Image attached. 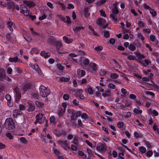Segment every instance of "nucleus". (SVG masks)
Masks as SVG:
<instances>
[{
	"label": "nucleus",
	"instance_id": "obj_40",
	"mask_svg": "<svg viewBox=\"0 0 159 159\" xmlns=\"http://www.w3.org/2000/svg\"><path fill=\"white\" fill-rule=\"evenodd\" d=\"M53 133L57 136H60L61 135V133H60L59 130H54L53 131Z\"/></svg>",
	"mask_w": 159,
	"mask_h": 159
},
{
	"label": "nucleus",
	"instance_id": "obj_45",
	"mask_svg": "<svg viewBox=\"0 0 159 159\" xmlns=\"http://www.w3.org/2000/svg\"><path fill=\"white\" fill-rule=\"evenodd\" d=\"M35 104L39 107H41L43 105V103L40 102L39 101H36L35 102Z\"/></svg>",
	"mask_w": 159,
	"mask_h": 159
},
{
	"label": "nucleus",
	"instance_id": "obj_21",
	"mask_svg": "<svg viewBox=\"0 0 159 159\" xmlns=\"http://www.w3.org/2000/svg\"><path fill=\"white\" fill-rule=\"evenodd\" d=\"M9 60L11 62H16L18 61V58L17 56L10 57L9 58Z\"/></svg>",
	"mask_w": 159,
	"mask_h": 159
},
{
	"label": "nucleus",
	"instance_id": "obj_44",
	"mask_svg": "<svg viewBox=\"0 0 159 159\" xmlns=\"http://www.w3.org/2000/svg\"><path fill=\"white\" fill-rule=\"evenodd\" d=\"M143 32L145 34H149L151 33V30L149 29L143 28Z\"/></svg>",
	"mask_w": 159,
	"mask_h": 159
},
{
	"label": "nucleus",
	"instance_id": "obj_36",
	"mask_svg": "<svg viewBox=\"0 0 159 159\" xmlns=\"http://www.w3.org/2000/svg\"><path fill=\"white\" fill-rule=\"evenodd\" d=\"M118 76V75L116 73H112L110 75L111 80H113L114 79L117 78Z\"/></svg>",
	"mask_w": 159,
	"mask_h": 159
},
{
	"label": "nucleus",
	"instance_id": "obj_3",
	"mask_svg": "<svg viewBox=\"0 0 159 159\" xmlns=\"http://www.w3.org/2000/svg\"><path fill=\"white\" fill-rule=\"evenodd\" d=\"M36 120L34 122V124L35 125L39 123V124H42L44 122L45 119V118L43 117V115L42 113H39L35 116Z\"/></svg>",
	"mask_w": 159,
	"mask_h": 159
},
{
	"label": "nucleus",
	"instance_id": "obj_8",
	"mask_svg": "<svg viewBox=\"0 0 159 159\" xmlns=\"http://www.w3.org/2000/svg\"><path fill=\"white\" fill-rule=\"evenodd\" d=\"M57 142L59 145L62 146L66 150L67 149H69L70 148V147L69 145L68 142L67 140L62 141L59 140L57 141Z\"/></svg>",
	"mask_w": 159,
	"mask_h": 159
},
{
	"label": "nucleus",
	"instance_id": "obj_26",
	"mask_svg": "<svg viewBox=\"0 0 159 159\" xmlns=\"http://www.w3.org/2000/svg\"><path fill=\"white\" fill-rule=\"evenodd\" d=\"M7 26L8 29L11 31H12L13 30V29L12 26L13 25V23L10 21H8L7 22Z\"/></svg>",
	"mask_w": 159,
	"mask_h": 159
},
{
	"label": "nucleus",
	"instance_id": "obj_59",
	"mask_svg": "<svg viewBox=\"0 0 159 159\" xmlns=\"http://www.w3.org/2000/svg\"><path fill=\"white\" fill-rule=\"evenodd\" d=\"M67 6L68 7L67 8V9H73L74 8L73 5L71 3H69L67 5Z\"/></svg>",
	"mask_w": 159,
	"mask_h": 159
},
{
	"label": "nucleus",
	"instance_id": "obj_10",
	"mask_svg": "<svg viewBox=\"0 0 159 159\" xmlns=\"http://www.w3.org/2000/svg\"><path fill=\"white\" fill-rule=\"evenodd\" d=\"M30 67L34 69L38 74H40L41 73V70L38 65L36 64L34 65L32 63H30Z\"/></svg>",
	"mask_w": 159,
	"mask_h": 159
},
{
	"label": "nucleus",
	"instance_id": "obj_12",
	"mask_svg": "<svg viewBox=\"0 0 159 159\" xmlns=\"http://www.w3.org/2000/svg\"><path fill=\"white\" fill-rule=\"evenodd\" d=\"M28 108L27 110L29 112H32L34 110L35 107L34 104L31 102H28Z\"/></svg>",
	"mask_w": 159,
	"mask_h": 159
},
{
	"label": "nucleus",
	"instance_id": "obj_33",
	"mask_svg": "<svg viewBox=\"0 0 159 159\" xmlns=\"http://www.w3.org/2000/svg\"><path fill=\"white\" fill-rule=\"evenodd\" d=\"M136 47L133 43L130 44L129 46V49L132 51H134L136 49Z\"/></svg>",
	"mask_w": 159,
	"mask_h": 159
},
{
	"label": "nucleus",
	"instance_id": "obj_63",
	"mask_svg": "<svg viewBox=\"0 0 159 159\" xmlns=\"http://www.w3.org/2000/svg\"><path fill=\"white\" fill-rule=\"evenodd\" d=\"M55 120V117L54 116H51L50 118V121L51 122L53 123Z\"/></svg>",
	"mask_w": 159,
	"mask_h": 159
},
{
	"label": "nucleus",
	"instance_id": "obj_54",
	"mask_svg": "<svg viewBox=\"0 0 159 159\" xmlns=\"http://www.w3.org/2000/svg\"><path fill=\"white\" fill-rule=\"evenodd\" d=\"M106 74L105 70L103 69H101L100 71V74L102 76H104Z\"/></svg>",
	"mask_w": 159,
	"mask_h": 159
},
{
	"label": "nucleus",
	"instance_id": "obj_7",
	"mask_svg": "<svg viewBox=\"0 0 159 159\" xmlns=\"http://www.w3.org/2000/svg\"><path fill=\"white\" fill-rule=\"evenodd\" d=\"M67 107V104L66 102L62 103L61 106L59 108L58 114L59 116H62L63 113L65 112Z\"/></svg>",
	"mask_w": 159,
	"mask_h": 159
},
{
	"label": "nucleus",
	"instance_id": "obj_22",
	"mask_svg": "<svg viewBox=\"0 0 159 159\" xmlns=\"http://www.w3.org/2000/svg\"><path fill=\"white\" fill-rule=\"evenodd\" d=\"M63 38L64 41L67 43H70L73 41V39H68V38L66 36H64Z\"/></svg>",
	"mask_w": 159,
	"mask_h": 159
},
{
	"label": "nucleus",
	"instance_id": "obj_62",
	"mask_svg": "<svg viewBox=\"0 0 159 159\" xmlns=\"http://www.w3.org/2000/svg\"><path fill=\"white\" fill-rule=\"evenodd\" d=\"M150 38L152 42H153L156 39V37L155 35L153 34H151L150 35Z\"/></svg>",
	"mask_w": 159,
	"mask_h": 159
},
{
	"label": "nucleus",
	"instance_id": "obj_11",
	"mask_svg": "<svg viewBox=\"0 0 159 159\" xmlns=\"http://www.w3.org/2000/svg\"><path fill=\"white\" fill-rule=\"evenodd\" d=\"M32 86V84L30 83L25 84L22 88V91L23 92V93H24L28 89H30Z\"/></svg>",
	"mask_w": 159,
	"mask_h": 159
},
{
	"label": "nucleus",
	"instance_id": "obj_19",
	"mask_svg": "<svg viewBox=\"0 0 159 159\" xmlns=\"http://www.w3.org/2000/svg\"><path fill=\"white\" fill-rule=\"evenodd\" d=\"M7 8L9 9H15V3L12 2H9L7 4Z\"/></svg>",
	"mask_w": 159,
	"mask_h": 159
},
{
	"label": "nucleus",
	"instance_id": "obj_52",
	"mask_svg": "<svg viewBox=\"0 0 159 159\" xmlns=\"http://www.w3.org/2000/svg\"><path fill=\"white\" fill-rule=\"evenodd\" d=\"M108 86L109 88L112 89H114L115 88V85L114 84L112 83H109L108 85Z\"/></svg>",
	"mask_w": 159,
	"mask_h": 159
},
{
	"label": "nucleus",
	"instance_id": "obj_9",
	"mask_svg": "<svg viewBox=\"0 0 159 159\" xmlns=\"http://www.w3.org/2000/svg\"><path fill=\"white\" fill-rule=\"evenodd\" d=\"M89 60L88 58L83 57L80 60V64L82 66H85L89 65Z\"/></svg>",
	"mask_w": 159,
	"mask_h": 159
},
{
	"label": "nucleus",
	"instance_id": "obj_15",
	"mask_svg": "<svg viewBox=\"0 0 159 159\" xmlns=\"http://www.w3.org/2000/svg\"><path fill=\"white\" fill-rule=\"evenodd\" d=\"M23 2L24 3L26 4L29 7H31L35 6V4L33 2L30 1L24 0Z\"/></svg>",
	"mask_w": 159,
	"mask_h": 159
},
{
	"label": "nucleus",
	"instance_id": "obj_13",
	"mask_svg": "<svg viewBox=\"0 0 159 159\" xmlns=\"http://www.w3.org/2000/svg\"><path fill=\"white\" fill-rule=\"evenodd\" d=\"M24 8L26 9L25 10L23 9L22 7L20 8V12L21 13L23 14L24 15L26 16H29L30 10L27 9L26 6H25Z\"/></svg>",
	"mask_w": 159,
	"mask_h": 159
},
{
	"label": "nucleus",
	"instance_id": "obj_2",
	"mask_svg": "<svg viewBox=\"0 0 159 159\" xmlns=\"http://www.w3.org/2000/svg\"><path fill=\"white\" fill-rule=\"evenodd\" d=\"M39 90L40 95L43 98L47 97L51 93L50 89L48 87H46L43 85L40 86Z\"/></svg>",
	"mask_w": 159,
	"mask_h": 159
},
{
	"label": "nucleus",
	"instance_id": "obj_5",
	"mask_svg": "<svg viewBox=\"0 0 159 159\" xmlns=\"http://www.w3.org/2000/svg\"><path fill=\"white\" fill-rule=\"evenodd\" d=\"M119 12V11L116 6H114L112 10V14H111L110 16L112 18L115 24L116 23L117 20V18L116 17V15Z\"/></svg>",
	"mask_w": 159,
	"mask_h": 159
},
{
	"label": "nucleus",
	"instance_id": "obj_30",
	"mask_svg": "<svg viewBox=\"0 0 159 159\" xmlns=\"http://www.w3.org/2000/svg\"><path fill=\"white\" fill-rule=\"evenodd\" d=\"M111 92L109 90H106L103 93L102 95L104 97H106L111 95Z\"/></svg>",
	"mask_w": 159,
	"mask_h": 159
},
{
	"label": "nucleus",
	"instance_id": "obj_48",
	"mask_svg": "<svg viewBox=\"0 0 159 159\" xmlns=\"http://www.w3.org/2000/svg\"><path fill=\"white\" fill-rule=\"evenodd\" d=\"M104 36L106 38L109 37L110 36L109 32L107 31H104Z\"/></svg>",
	"mask_w": 159,
	"mask_h": 159
},
{
	"label": "nucleus",
	"instance_id": "obj_28",
	"mask_svg": "<svg viewBox=\"0 0 159 159\" xmlns=\"http://www.w3.org/2000/svg\"><path fill=\"white\" fill-rule=\"evenodd\" d=\"M134 137L136 138H142L143 137V135L138 133L137 131H135L134 133Z\"/></svg>",
	"mask_w": 159,
	"mask_h": 159
},
{
	"label": "nucleus",
	"instance_id": "obj_43",
	"mask_svg": "<svg viewBox=\"0 0 159 159\" xmlns=\"http://www.w3.org/2000/svg\"><path fill=\"white\" fill-rule=\"evenodd\" d=\"M150 12L153 16H155L157 15V12L154 9H150Z\"/></svg>",
	"mask_w": 159,
	"mask_h": 159
},
{
	"label": "nucleus",
	"instance_id": "obj_47",
	"mask_svg": "<svg viewBox=\"0 0 159 159\" xmlns=\"http://www.w3.org/2000/svg\"><path fill=\"white\" fill-rule=\"evenodd\" d=\"M57 67L58 69L62 71L64 70L63 66L61 64H57Z\"/></svg>",
	"mask_w": 159,
	"mask_h": 159
},
{
	"label": "nucleus",
	"instance_id": "obj_18",
	"mask_svg": "<svg viewBox=\"0 0 159 159\" xmlns=\"http://www.w3.org/2000/svg\"><path fill=\"white\" fill-rule=\"evenodd\" d=\"M90 68L92 69V72H96L97 69V65L93 62H91L90 64Z\"/></svg>",
	"mask_w": 159,
	"mask_h": 159
},
{
	"label": "nucleus",
	"instance_id": "obj_57",
	"mask_svg": "<svg viewBox=\"0 0 159 159\" xmlns=\"http://www.w3.org/2000/svg\"><path fill=\"white\" fill-rule=\"evenodd\" d=\"M57 16L62 21H63L66 22V19L63 17L61 16H60L59 15H57Z\"/></svg>",
	"mask_w": 159,
	"mask_h": 159
},
{
	"label": "nucleus",
	"instance_id": "obj_17",
	"mask_svg": "<svg viewBox=\"0 0 159 159\" xmlns=\"http://www.w3.org/2000/svg\"><path fill=\"white\" fill-rule=\"evenodd\" d=\"M5 70L2 68H0V81L3 80L5 77Z\"/></svg>",
	"mask_w": 159,
	"mask_h": 159
},
{
	"label": "nucleus",
	"instance_id": "obj_37",
	"mask_svg": "<svg viewBox=\"0 0 159 159\" xmlns=\"http://www.w3.org/2000/svg\"><path fill=\"white\" fill-rule=\"evenodd\" d=\"M20 142L22 143L26 144L27 143V140L24 137H21L20 139Z\"/></svg>",
	"mask_w": 159,
	"mask_h": 159
},
{
	"label": "nucleus",
	"instance_id": "obj_50",
	"mask_svg": "<svg viewBox=\"0 0 159 159\" xmlns=\"http://www.w3.org/2000/svg\"><path fill=\"white\" fill-rule=\"evenodd\" d=\"M129 98L131 100H135V99L136 98V96L134 94H130L129 95Z\"/></svg>",
	"mask_w": 159,
	"mask_h": 159
},
{
	"label": "nucleus",
	"instance_id": "obj_32",
	"mask_svg": "<svg viewBox=\"0 0 159 159\" xmlns=\"http://www.w3.org/2000/svg\"><path fill=\"white\" fill-rule=\"evenodd\" d=\"M137 24L140 27H144L146 25V23L144 22L141 20L138 21Z\"/></svg>",
	"mask_w": 159,
	"mask_h": 159
},
{
	"label": "nucleus",
	"instance_id": "obj_27",
	"mask_svg": "<svg viewBox=\"0 0 159 159\" xmlns=\"http://www.w3.org/2000/svg\"><path fill=\"white\" fill-rule=\"evenodd\" d=\"M89 8L88 7H85L84 8V16L86 17H88L89 16L90 14L89 12Z\"/></svg>",
	"mask_w": 159,
	"mask_h": 159
},
{
	"label": "nucleus",
	"instance_id": "obj_1",
	"mask_svg": "<svg viewBox=\"0 0 159 159\" xmlns=\"http://www.w3.org/2000/svg\"><path fill=\"white\" fill-rule=\"evenodd\" d=\"M15 124L11 118H7L4 124V127L7 129H13L15 128Z\"/></svg>",
	"mask_w": 159,
	"mask_h": 159
},
{
	"label": "nucleus",
	"instance_id": "obj_25",
	"mask_svg": "<svg viewBox=\"0 0 159 159\" xmlns=\"http://www.w3.org/2000/svg\"><path fill=\"white\" fill-rule=\"evenodd\" d=\"M134 53L137 56V57H138L139 58L142 59L145 58V56L144 55L141 54L138 52L135 51Z\"/></svg>",
	"mask_w": 159,
	"mask_h": 159
},
{
	"label": "nucleus",
	"instance_id": "obj_16",
	"mask_svg": "<svg viewBox=\"0 0 159 159\" xmlns=\"http://www.w3.org/2000/svg\"><path fill=\"white\" fill-rule=\"evenodd\" d=\"M56 39L53 37L50 36L48 37L47 41L48 43L50 44L55 43L56 42Z\"/></svg>",
	"mask_w": 159,
	"mask_h": 159
},
{
	"label": "nucleus",
	"instance_id": "obj_41",
	"mask_svg": "<svg viewBox=\"0 0 159 159\" xmlns=\"http://www.w3.org/2000/svg\"><path fill=\"white\" fill-rule=\"evenodd\" d=\"M102 46H98L95 48L94 49L96 51L99 52L102 50Z\"/></svg>",
	"mask_w": 159,
	"mask_h": 159
},
{
	"label": "nucleus",
	"instance_id": "obj_4",
	"mask_svg": "<svg viewBox=\"0 0 159 159\" xmlns=\"http://www.w3.org/2000/svg\"><path fill=\"white\" fill-rule=\"evenodd\" d=\"M96 149L100 152H104L107 149L106 145L105 143H100L97 144Z\"/></svg>",
	"mask_w": 159,
	"mask_h": 159
},
{
	"label": "nucleus",
	"instance_id": "obj_49",
	"mask_svg": "<svg viewBox=\"0 0 159 159\" xmlns=\"http://www.w3.org/2000/svg\"><path fill=\"white\" fill-rule=\"evenodd\" d=\"M146 154L148 157H150L152 155L153 152L151 150L148 151L146 152Z\"/></svg>",
	"mask_w": 159,
	"mask_h": 159
},
{
	"label": "nucleus",
	"instance_id": "obj_20",
	"mask_svg": "<svg viewBox=\"0 0 159 159\" xmlns=\"http://www.w3.org/2000/svg\"><path fill=\"white\" fill-rule=\"evenodd\" d=\"M133 112L136 115H138L142 114V111L140 109L139 107H138L136 108H134L133 110Z\"/></svg>",
	"mask_w": 159,
	"mask_h": 159
},
{
	"label": "nucleus",
	"instance_id": "obj_42",
	"mask_svg": "<svg viewBox=\"0 0 159 159\" xmlns=\"http://www.w3.org/2000/svg\"><path fill=\"white\" fill-rule=\"evenodd\" d=\"M81 116V118L84 119V120H86L88 118V115L85 113H82Z\"/></svg>",
	"mask_w": 159,
	"mask_h": 159
},
{
	"label": "nucleus",
	"instance_id": "obj_38",
	"mask_svg": "<svg viewBox=\"0 0 159 159\" xmlns=\"http://www.w3.org/2000/svg\"><path fill=\"white\" fill-rule=\"evenodd\" d=\"M70 79L69 78H66V77H62L60 79V80L61 82H68L69 81V80H70Z\"/></svg>",
	"mask_w": 159,
	"mask_h": 159
},
{
	"label": "nucleus",
	"instance_id": "obj_55",
	"mask_svg": "<svg viewBox=\"0 0 159 159\" xmlns=\"http://www.w3.org/2000/svg\"><path fill=\"white\" fill-rule=\"evenodd\" d=\"M144 144L148 148H151L152 147V146L149 142L145 141H144Z\"/></svg>",
	"mask_w": 159,
	"mask_h": 159
},
{
	"label": "nucleus",
	"instance_id": "obj_29",
	"mask_svg": "<svg viewBox=\"0 0 159 159\" xmlns=\"http://www.w3.org/2000/svg\"><path fill=\"white\" fill-rule=\"evenodd\" d=\"M62 46L61 43L60 42H58L56 43V48L57 49V51L58 53H59L60 52L58 51V50Z\"/></svg>",
	"mask_w": 159,
	"mask_h": 159
},
{
	"label": "nucleus",
	"instance_id": "obj_39",
	"mask_svg": "<svg viewBox=\"0 0 159 159\" xmlns=\"http://www.w3.org/2000/svg\"><path fill=\"white\" fill-rule=\"evenodd\" d=\"M139 149L140 151L142 153H144L146 151V148L143 146L140 147Z\"/></svg>",
	"mask_w": 159,
	"mask_h": 159
},
{
	"label": "nucleus",
	"instance_id": "obj_53",
	"mask_svg": "<svg viewBox=\"0 0 159 159\" xmlns=\"http://www.w3.org/2000/svg\"><path fill=\"white\" fill-rule=\"evenodd\" d=\"M6 135L7 137L8 138L10 139H12L13 138V136L10 133H7L6 134Z\"/></svg>",
	"mask_w": 159,
	"mask_h": 159
},
{
	"label": "nucleus",
	"instance_id": "obj_61",
	"mask_svg": "<svg viewBox=\"0 0 159 159\" xmlns=\"http://www.w3.org/2000/svg\"><path fill=\"white\" fill-rule=\"evenodd\" d=\"M46 17L47 16L45 13H44L42 16H40L39 17V20H42L46 18Z\"/></svg>",
	"mask_w": 159,
	"mask_h": 159
},
{
	"label": "nucleus",
	"instance_id": "obj_60",
	"mask_svg": "<svg viewBox=\"0 0 159 159\" xmlns=\"http://www.w3.org/2000/svg\"><path fill=\"white\" fill-rule=\"evenodd\" d=\"M63 98L64 100H67L69 99V96L68 95L65 94L63 95Z\"/></svg>",
	"mask_w": 159,
	"mask_h": 159
},
{
	"label": "nucleus",
	"instance_id": "obj_14",
	"mask_svg": "<svg viewBox=\"0 0 159 159\" xmlns=\"http://www.w3.org/2000/svg\"><path fill=\"white\" fill-rule=\"evenodd\" d=\"M22 112L19 110L16 109L13 111V115L14 118H16L19 116L22 115Z\"/></svg>",
	"mask_w": 159,
	"mask_h": 159
},
{
	"label": "nucleus",
	"instance_id": "obj_23",
	"mask_svg": "<svg viewBox=\"0 0 159 159\" xmlns=\"http://www.w3.org/2000/svg\"><path fill=\"white\" fill-rule=\"evenodd\" d=\"M84 29V27L82 25L76 26L73 28V30L75 32H77Z\"/></svg>",
	"mask_w": 159,
	"mask_h": 159
},
{
	"label": "nucleus",
	"instance_id": "obj_46",
	"mask_svg": "<svg viewBox=\"0 0 159 159\" xmlns=\"http://www.w3.org/2000/svg\"><path fill=\"white\" fill-rule=\"evenodd\" d=\"M127 58L130 60H135L136 57L133 55H129L127 56Z\"/></svg>",
	"mask_w": 159,
	"mask_h": 159
},
{
	"label": "nucleus",
	"instance_id": "obj_6",
	"mask_svg": "<svg viewBox=\"0 0 159 159\" xmlns=\"http://www.w3.org/2000/svg\"><path fill=\"white\" fill-rule=\"evenodd\" d=\"M14 93H15V96L16 101H18L21 98V93L20 89L17 87H14L13 89Z\"/></svg>",
	"mask_w": 159,
	"mask_h": 159
},
{
	"label": "nucleus",
	"instance_id": "obj_24",
	"mask_svg": "<svg viewBox=\"0 0 159 159\" xmlns=\"http://www.w3.org/2000/svg\"><path fill=\"white\" fill-rule=\"evenodd\" d=\"M140 62L144 66H146L148 65L149 63H151V61L149 60L145 59L144 61H141Z\"/></svg>",
	"mask_w": 159,
	"mask_h": 159
},
{
	"label": "nucleus",
	"instance_id": "obj_35",
	"mask_svg": "<svg viewBox=\"0 0 159 159\" xmlns=\"http://www.w3.org/2000/svg\"><path fill=\"white\" fill-rule=\"evenodd\" d=\"M137 37L139 39H140L141 40L143 41L144 40L145 37L143 34L140 33H138Z\"/></svg>",
	"mask_w": 159,
	"mask_h": 159
},
{
	"label": "nucleus",
	"instance_id": "obj_64",
	"mask_svg": "<svg viewBox=\"0 0 159 159\" xmlns=\"http://www.w3.org/2000/svg\"><path fill=\"white\" fill-rule=\"evenodd\" d=\"M71 148L73 151H76L77 149V147L75 145L72 144L71 146Z\"/></svg>",
	"mask_w": 159,
	"mask_h": 159
},
{
	"label": "nucleus",
	"instance_id": "obj_34",
	"mask_svg": "<svg viewBox=\"0 0 159 159\" xmlns=\"http://www.w3.org/2000/svg\"><path fill=\"white\" fill-rule=\"evenodd\" d=\"M39 51L36 48H34L31 49L30 52L32 54H37L39 53Z\"/></svg>",
	"mask_w": 159,
	"mask_h": 159
},
{
	"label": "nucleus",
	"instance_id": "obj_51",
	"mask_svg": "<svg viewBox=\"0 0 159 159\" xmlns=\"http://www.w3.org/2000/svg\"><path fill=\"white\" fill-rule=\"evenodd\" d=\"M124 123L123 122H119L117 124V127L119 128H121L123 127Z\"/></svg>",
	"mask_w": 159,
	"mask_h": 159
},
{
	"label": "nucleus",
	"instance_id": "obj_58",
	"mask_svg": "<svg viewBox=\"0 0 159 159\" xmlns=\"http://www.w3.org/2000/svg\"><path fill=\"white\" fill-rule=\"evenodd\" d=\"M5 98L7 101H11V96L9 94H7L5 96Z\"/></svg>",
	"mask_w": 159,
	"mask_h": 159
},
{
	"label": "nucleus",
	"instance_id": "obj_56",
	"mask_svg": "<svg viewBox=\"0 0 159 159\" xmlns=\"http://www.w3.org/2000/svg\"><path fill=\"white\" fill-rule=\"evenodd\" d=\"M83 92V90L81 89H79L77 92L76 95L78 96L81 95Z\"/></svg>",
	"mask_w": 159,
	"mask_h": 159
},
{
	"label": "nucleus",
	"instance_id": "obj_31",
	"mask_svg": "<svg viewBox=\"0 0 159 159\" xmlns=\"http://www.w3.org/2000/svg\"><path fill=\"white\" fill-rule=\"evenodd\" d=\"M104 23V20L102 18H99L97 21V24L100 25V26L102 25Z\"/></svg>",
	"mask_w": 159,
	"mask_h": 159
}]
</instances>
